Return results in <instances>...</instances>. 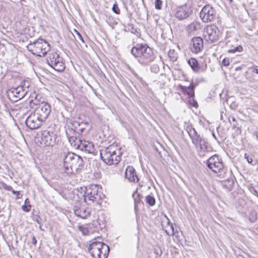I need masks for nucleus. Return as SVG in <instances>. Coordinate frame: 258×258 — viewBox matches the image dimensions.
<instances>
[{
  "label": "nucleus",
  "instance_id": "19",
  "mask_svg": "<svg viewBox=\"0 0 258 258\" xmlns=\"http://www.w3.org/2000/svg\"><path fill=\"white\" fill-rule=\"evenodd\" d=\"M125 176L130 182L138 181V177L135 169L131 166H127L125 172Z\"/></svg>",
  "mask_w": 258,
  "mask_h": 258
},
{
  "label": "nucleus",
  "instance_id": "51",
  "mask_svg": "<svg viewBox=\"0 0 258 258\" xmlns=\"http://www.w3.org/2000/svg\"><path fill=\"white\" fill-rule=\"evenodd\" d=\"M254 192H255V195H257L258 194V192L256 190H254Z\"/></svg>",
  "mask_w": 258,
  "mask_h": 258
},
{
  "label": "nucleus",
  "instance_id": "13",
  "mask_svg": "<svg viewBox=\"0 0 258 258\" xmlns=\"http://www.w3.org/2000/svg\"><path fill=\"white\" fill-rule=\"evenodd\" d=\"M43 121L34 112L31 113L27 117L25 120L27 126L31 130H34L39 127Z\"/></svg>",
  "mask_w": 258,
  "mask_h": 258
},
{
  "label": "nucleus",
  "instance_id": "46",
  "mask_svg": "<svg viewBox=\"0 0 258 258\" xmlns=\"http://www.w3.org/2000/svg\"><path fill=\"white\" fill-rule=\"evenodd\" d=\"M230 182H231V184H230V185L231 186H232V185H233V184H234L233 181H230Z\"/></svg>",
  "mask_w": 258,
  "mask_h": 258
},
{
  "label": "nucleus",
  "instance_id": "2",
  "mask_svg": "<svg viewBox=\"0 0 258 258\" xmlns=\"http://www.w3.org/2000/svg\"><path fill=\"white\" fill-rule=\"evenodd\" d=\"M131 53L138 58L140 63L145 65L149 63L155 58L152 49L146 44L133 47Z\"/></svg>",
  "mask_w": 258,
  "mask_h": 258
},
{
  "label": "nucleus",
  "instance_id": "47",
  "mask_svg": "<svg viewBox=\"0 0 258 258\" xmlns=\"http://www.w3.org/2000/svg\"><path fill=\"white\" fill-rule=\"evenodd\" d=\"M252 219L253 220H251L252 221H254L256 219V216H255L254 217H252Z\"/></svg>",
  "mask_w": 258,
  "mask_h": 258
},
{
  "label": "nucleus",
  "instance_id": "32",
  "mask_svg": "<svg viewBox=\"0 0 258 258\" xmlns=\"http://www.w3.org/2000/svg\"><path fill=\"white\" fill-rule=\"evenodd\" d=\"M210 160H213V161H220L221 159L218 155L215 154L208 158V159L207 160V161H209Z\"/></svg>",
  "mask_w": 258,
  "mask_h": 258
},
{
  "label": "nucleus",
  "instance_id": "28",
  "mask_svg": "<svg viewBox=\"0 0 258 258\" xmlns=\"http://www.w3.org/2000/svg\"><path fill=\"white\" fill-rule=\"evenodd\" d=\"M78 229L84 235H88L89 233L91 232V230L90 229L89 225H79L78 226Z\"/></svg>",
  "mask_w": 258,
  "mask_h": 258
},
{
  "label": "nucleus",
  "instance_id": "12",
  "mask_svg": "<svg viewBox=\"0 0 258 258\" xmlns=\"http://www.w3.org/2000/svg\"><path fill=\"white\" fill-rule=\"evenodd\" d=\"M50 112V106L46 102H42L36 109L34 113L43 121L47 118Z\"/></svg>",
  "mask_w": 258,
  "mask_h": 258
},
{
  "label": "nucleus",
  "instance_id": "39",
  "mask_svg": "<svg viewBox=\"0 0 258 258\" xmlns=\"http://www.w3.org/2000/svg\"><path fill=\"white\" fill-rule=\"evenodd\" d=\"M154 252L159 256H161V255L162 254V250L159 248V249H156L155 248L154 249Z\"/></svg>",
  "mask_w": 258,
  "mask_h": 258
},
{
  "label": "nucleus",
  "instance_id": "6",
  "mask_svg": "<svg viewBox=\"0 0 258 258\" xmlns=\"http://www.w3.org/2000/svg\"><path fill=\"white\" fill-rule=\"evenodd\" d=\"M47 61L51 67L58 72L62 71L65 68L62 58L56 52L50 53L47 56Z\"/></svg>",
  "mask_w": 258,
  "mask_h": 258
},
{
  "label": "nucleus",
  "instance_id": "18",
  "mask_svg": "<svg viewBox=\"0 0 258 258\" xmlns=\"http://www.w3.org/2000/svg\"><path fill=\"white\" fill-rule=\"evenodd\" d=\"M207 167L215 173L224 172L223 162H206Z\"/></svg>",
  "mask_w": 258,
  "mask_h": 258
},
{
  "label": "nucleus",
  "instance_id": "50",
  "mask_svg": "<svg viewBox=\"0 0 258 258\" xmlns=\"http://www.w3.org/2000/svg\"><path fill=\"white\" fill-rule=\"evenodd\" d=\"M36 221L38 224H40V222H39V220H38V219H37L36 220Z\"/></svg>",
  "mask_w": 258,
  "mask_h": 258
},
{
  "label": "nucleus",
  "instance_id": "24",
  "mask_svg": "<svg viewBox=\"0 0 258 258\" xmlns=\"http://www.w3.org/2000/svg\"><path fill=\"white\" fill-rule=\"evenodd\" d=\"M100 156L103 161H113L109 149H106L103 152H101Z\"/></svg>",
  "mask_w": 258,
  "mask_h": 258
},
{
  "label": "nucleus",
  "instance_id": "27",
  "mask_svg": "<svg viewBox=\"0 0 258 258\" xmlns=\"http://www.w3.org/2000/svg\"><path fill=\"white\" fill-rule=\"evenodd\" d=\"M91 232H98L100 229V224L97 221H93L91 224H89Z\"/></svg>",
  "mask_w": 258,
  "mask_h": 258
},
{
  "label": "nucleus",
  "instance_id": "14",
  "mask_svg": "<svg viewBox=\"0 0 258 258\" xmlns=\"http://www.w3.org/2000/svg\"><path fill=\"white\" fill-rule=\"evenodd\" d=\"M65 172L68 174L79 173L83 166V164L81 162L78 164V162H63Z\"/></svg>",
  "mask_w": 258,
  "mask_h": 258
},
{
  "label": "nucleus",
  "instance_id": "37",
  "mask_svg": "<svg viewBox=\"0 0 258 258\" xmlns=\"http://www.w3.org/2000/svg\"><path fill=\"white\" fill-rule=\"evenodd\" d=\"M222 64L224 66H228L229 64V59L227 58H224L222 61Z\"/></svg>",
  "mask_w": 258,
  "mask_h": 258
},
{
  "label": "nucleus",
  "instance_id": "15",
  "mask_svg": "<svg viewBox=\"0 0 258 258\" xmlns=\"http://www.w3.org/2000/svg\"><path fill=\"white\" fill-rule=\"evenodd\" d=\"M189 48L191 51L194 53L201 52L204 48L203 39L200 37L192 38L189 43Z\"/></svg>",
  "mask_w": 258,
  "mask_h": 258
},
{
  "label": "nucleus",
  "instance_id": "1",
  "mask_svg": "<svg viewBox=\"0 0 258 258\" xmlns=\"http://www.w3.org/2000/svg\"><path fill=\"white\" fill-rule=\"evenodd\" d=\"M100 187L97 184H91L85 187H78L74 191L73 200L79 201L80 200L87 204H90L89 202H94L100 199V196L99 195Z\"/></svg>",
  "mask_w": 258,
  "mask_h": 258
},
{
  "label": "nucleus",
  "instance_id": "17",
  "mask_svg": "<svg viewBox=\"0 0 258 258\" xmlns=\"http://www.w3.org/2000/svg\"><path fill=\"white\" fill-rule=\"evenodd\" d=\"M188 63L196 73L204 72L207 68V64L206 62L204 61L199 63L195 58H190L188 60Z\"/></svg>",
  "mask_w": 258,
  "mask_h": 258
},
{
  "label": "nucleus",
  "instance_id": "54",
  "mask_svg": "<svg viewBox=\"0 0 258 258\" xmlns=\"http://www.w3.org/2000/svg\"><path fill=\"white\" fill-rule=\"evenodd\" d=\"M115 161H118V159H115Z\"/></svg>",
  "mask_w": 258,
  "mask_h": 258
},
{
  "label": "nucleus",
  "instance_id": "38",
  "mask_svg": "<svg viewBox=\"0 0 258 258\" xmlns=\"http://www.w3.org/2000/svg\"><path fill=\"white\" fill-rule=\"evenodd\" d=\"M12 192L16 196L17 199H20L21 197H20V193L19 191H16L13 189Z\"/></svg>",
  "mask_w": 258,
  "mask_h": 258
},
{
  "label": "nucleus",
  "instance_id": "33",
  "mask_svg": "<svg viewBox=\"0 0 258 258\" xmlns=\"http://www.w3.org/2000/svg\"><path fill=\"white\" fill-rule=\"evenodd\" d=\"M163 2L161 0H155V7L156 9L161 10L162 8Z\"/></svg>",
  "mask_w": 258,
  "mask_h": 258
},
{
  "label": "nucleus",
  "instance_id": "41",
  "mask_svg": "<svg viewBox=\"0 0 258 258\" xmlns=\"http://www.w3.org/2000/svg\"><path fill=\"white\" fill-rule=\"evenodd\" d=\"M244 157L247 162L252 161V158L250 157V156L249 155H247V154H245Z\"/></svg>",
  "mask_w": 258,
  "mask_h": 258
},
{
  "label": "nucleus",
  "instance_id": "52",
  "mask_svg": "<svg viewBox=\"0 0 258 258\" xmlns=\"http://www.w3.org/2000/svg\"><path fill=\"white\" fill-rule=\"evenodd\" d=\"M256 138H257V139L258 140V132H257V134H256Z\"/></svg>",
  "mask_w": 258,
  "mask_h": 258
},
{
  "label": "nucleus",
  "instance_id": "49",
  "mask_svg": "<svg viewBox=\"0 0 258 258\" xmlns=\"http://www.w3.org/2000/svg\"><path fill=\"white\" fill-rule=\"evenodd\" d=\"M212 135H213V137H214L215 139H216V137L214 133H213V134H212Z\"/></svg>",
  "mask_w": 258,
  "mask_h": 258
},
{
  "label": "nucleus",
  "instance_id": "7",
  "mask_svg": "<svg viewBox=\"0 0 258 258\" xmlns=\"http://www.w3.org/2000/svg\"><path fill=\"white\" fill-rule=\"evenodd\" d=\"M28 86L24 87L20 85L16 88H12L7 92L8 96L13 101L17 102L23 98L28 92Z\"/></svg>",
  "mask_w": 258,
  "mask_h": 258
},
{
  "label": "nucleus",
  "instance_id": "42",
  "mask_svg": "<svg viewBox=\"0 0 258 258\" xmlns=\"http://www.w3.org/2000/svg\"><path fill=\"white\" fill-rule=\"evenodd\" d=\"M37 239H36L35 237L34 236H33L32 238V240H31V243L32 244H33L34 245H35L37 243Z\"/></svg>",
  "mask_w": 258,
  "mask_h": 258
},
{
  "label": "nucleus",
  "instance_id": "30",
  "mask_svg": "<svg viewBox=\"0 0 258 258\" xmlns=\"http://www.w3.org/2000/svg\"><path fill=\"white\" fill-rule=\"evenodd\" d=\"M146 202L150 206H153L155 204V199L151 195H148L146 197Z\"/></svg>",
  "mask_w": 258,
  "mask_h": 258
},
{
  "label": "nucleus",
  "instance_id": "4",
  "mask_svg": "<svg viewBox=\"0 0 258 258\" xmlns=\"http://www.w3.org/2000/svg\"><path fill=\"white\" fill-rule=\"evenodd\" d=\"M187 133L190 137L192 143L195 145L199 155L204 156L205 152L207 150V142L197 134L196 130L191 127L187 128Z\"/></svg>",
  "mask_w": 258,
  "mask_h": 258
},
{
  "label": "nucleus",
  "instance_id": "34",
  "mask_svg": "<svg viewBox=\"0 0 258 258\" xmlns=\"http://www.w3.org/2000/svg\"><path fill=\"white\" fill-rule=\"evenodd\" d=\"M112 10L113 12L116 14H119L120 13V10L116 3L113 5Z\"/></svg>",
  "mask_w": 258,
  "mask_h": 258
},
{
  "label": "nucleus",
  "instance_id": "8",
  "mask_svg": "<svg viewBox=\"0 0 258 258\" xmlns=\"http://www.w3.org/2000/svg\"><path fill=\"white\" fill-rule=\"evenodd\" d=\"M55 137L56 135L53 132L43 131L40 136L35 137V142L45 146H53L55 143Z\"/></svg>",
  "mask_w": 258,
  "mask_h": 258
},
{
  "label": "nucleus",
  "instance_id": "20",
  "mask_svg": "<svg viewBox=\"0 0 258 258\" xmlns=\"http://www.w3.org/2000/svg\"><path fill=\"white\" fill-rule=\"evenodd\" d=\"M93 146L91 143L85 140H80V143L78 145L77 149L81 151H84L88 152H91L93 150Z\"/></svg>",
  "mask_w": 258,
  "mask_h": 258
},
{
  "label": "nucleus",
  "instance_id": "40",
  "mask_svg": "<svg viewBox=\"0 0 258 258\" xmlns=\"http://www.w3.org/2000/svg\"><path fill=\"white\" fill-rule=\"evenodd\" d=\"M5 189L10 191H12L13 190V187L10 185H5Z\"/></svg>",
  "mask_w": 258,
  "mask_h": 258
},
{
  "label": "nucleus",
  "instance_id": "26",
  "mask_svg": "<svg viewBox=\"0 0 258 258\" xmlns=\"http://www.w3.org/2000/svg\"><path fill=\"white\" fill-rule=\"evenodd\" d=\"M200 28V24L198 22L195 21L190 24L187 27V30L190 33L199 30Z\"/></svg>",
  "mask_w": 258,
  "mask_h": 258
},
{
  "label": "nucleus",
  "instance_id": "31",
  "mask_svg": "<svg viewBox=\"0 0 258 258\" xmlns=\"http://www.w3.org/2000/svg\"><path fill=\"white\" fill-rule=\"evenodd\" d=\"M243 50V47L241 45H238L235 47H234V48H232V49H229L228 52L229 53H236V52H240L241 51H242Z\"/></svg>",
  "mask_w": 258,
  "mask_h": 258
},
{
  "label": "nucleus",
  "instance_id": "35",
  "mask_svg": "<svg viewBox=\"0 0 258 258\" xmlns=\"http://www.w3.org/2000/svg\"><path fill=\"white\" fill-rule=\"evenodd\" d=\"M31 205H24L22 206V210L26 212H29L30 211V208H31Z\"/></svg>",
  "mask_w": 258,
  "mask_h": 258
},
{
  "label": "nucleus",
  "instance_id": "21",
  "mask_svg": "<svg viewBox=\"0 0 258 258\" xmlns=\"http://www.w3.org/2000/svg\"><path fill=\"white\" fill-rule=\"evenodd\" d=\"M61 158L63 161H71L72 160L78 161L80 159L82 161L83 160L80 156L76 155L73 152H64L62 154Z\"/></svg>",
  "mask_w": 258,
  "mask_h": 258
},
{
  "label": "nucleus",
  "instance_id": "5",
  "mask_svg": "<svg viewBox=\"0 0 258 258\" xmlns=\"http://www.w3.org/2000/svg\"><path fill=\"white\" fill-rule=\"evenodd\" d=\"M28 49L35 55L44 56L50 49L49 44L42 38H39L28 46Z\"/></svg>",
  "mask_w": 258,
  "mask_h": 258
},
{
  "label": "nucleus",
  "instance_id": "53",
  "mask_svg": "<svg viewBox=\"0 0 258 258\" xmlns=\"http://www.w3.org/2000/svg\"><path fill=\"white\" fill-rule=\"evenodd\" d=\"M118 163H119V162H115V165L118 164Z\"/></svg>",
  "mask_w": 258,
  "mask_h": 258
},
{
  "label": "nucleus",
  "instance_id": "16",
  "mask_svg": "<svg viewBox=\"0 0 258 258\" xmlns=\"http://www.w3.org/2000/svg\"><path fill=\"white\" fill-rule=\"evenodd\" d=\"M191 10L187 5H183L176 8L174 10V14L179 20L187 18L191 14Z\"/></svg>",
  "mask_w": 258,
  "mask_h": 258
},
{
  "label": "nucleus",
  "instance_id": "44",
  "mask_svg": "<svg viewBox=\"0 0 258 258\" xmlns=\"http://www.w3.org/2000/svg\"><path fill=\"white\" fill-rule=\"evenodd\" d=\"M105 163H106L107 165H111L112 164H113V162H105Z\"/></svg>",
  "mask_w": 258,
  "mask_h": 258
},
{
  "label": "nucleus",
  "instance_id": "3",
  "mask_svg": "<svg viewBox=\"0 0 258 258\" xmlns=\"http://www.w3.org/2000/svg\"><path fill=\"white\" fill-rule=\"evenodd\" d=\"M88 250L93 258H107L109 247L104 242L94 241L89 245Z\"/></svg>",
  "mask_w": 258,
  "mask_h": 258
},
{
  "label": "nucleus",
  "instance_id": "48",
  "mask_svg": "<svg viewBox=\"0 0 258 258\" xmlns=\"http://www.w3.org/2000/svg\"><path fill=\"white\" fill-rule=\"evenodd\" d=\"M254 72L256 74H258V69H256L255 70H254Z\"/></svg>",
  "mask_w": 258,
  "mask_h": 258
},
{
  "label": "nucleus",
  "instance_id": "9",
  "mask_svg": "<svg viewBox=\"0 0 258 258\" xmlns=\"http://www.w3.org/2000/svg\"><path fill=\"white\" fill-rule=\"evenodd\" d=\"M220 32L215 25H207L204 30V36L206 40L214 42L218 40Z\"/></svg>",
  "mask_w": 258,
  "mask_h": 258
},
{
  "label": "nucleus",
  "instance_id": "25",
  "mask_svg": "<svg viewBox=\"0 0 258 258\" xmlns=\"http://www.w3.org/2000/svg\"><path fill=\"white\" fill-rule=\"evenodd\" d=\"M68 138L71 145L75 149L78 147V145L80 143V139L75 136H68Z\"/></svg>",
  "mask_w": 258,
  "mask_h": 258
},
{
  "label": "nucleus",
  "instance_id": "22",
  "mask_svg": "<svg viewBox=\"0 0 258 258\" xmlns=\"http://www.w3.org/2000/svg\"><path fill=\"white\" fill-rule=\"evenodd\" d=\"M165 217L166 218V222L167 225V226H165L163 224L164 222H162V228L168 235H173L174 234L173 225L172 223L170 222L169 219L166 215Z\"/></svg>",
  "mask_w": 258,
  "mask_h": 258
},
{
  "label": "nucleus",
  "instance_id": "36",
  "mask_svg": "<svg viewBox=\"0 0 258 258\" xmlns=\"http://www.w3.org/2000/svg\"><path fill=\"white\" fill-rule=\"evenodd\" d=\"M74 31L76 33L77 37H78V38L81 40L82 42H84V40L83 39V37L82 36V35H81V34L77 31L76 30V29L74 30Z\"/></svg>",
  "mask_w": 258,
  "mask_h": 258
},
{
  "label": "nucleus",
  "instance_id": "23",
  "mask_svg": "<svg viewBox=\"0 0 258 258\" xmlns=\"http://www.w3.org/2000/svg\"><path fill=\"white\" fill-rule=\"evenodd\" d=\"M195 86L191 84L188 87L180 85V89L182 92L186 94L189 97H193L195 95L194 88Z\"/></svg>",
  "mask_w": 258,
  "mask_h": 258
},
{
  "label": "nucleus",
  "instance_id": "10",
  "mask_svg": "<svg viewBox=\"0 0 258 258\" xmlns=\"http://www.w3.org/2000/svg\"><path fill=\"white\" fill-rule=\"evenodd\" d=\"M200 18L204 23L212 22L216 18V12L210 5L205 6L200 13Z\"/></svg>",
  "mask_w": 258,
  "mask_h": 258
},
{
  "label": "nucleus",
  "instance_id": "43",
  "mask_svg": "<svg viewBox=\"0 0 258 258\" xmlns=\"http://www.w3.org/2000/svg\"><path fill=\"white\" fill-rule=\"evenodd\" d=\"M28 204H30V201L29 200V199L27 198L25 200V204L24 205H28Z\"/></svg>",
  "mask_w": 258,
  "mask_h": 258
},
{
  "label": "nucleus",
  "instance_id": "29",
  "mask_svg": "<svg viewBox=\"0 0 258 258\" xmlns=\"http://www.w3.org/2000/svg\"><path fill=\"white\" fill-rule=\"evenodd\" d=\"M168 56L171 61H174L176 60L178 55L174 50L170 49L168 52Z\"/></svg>",
  "mask_w": 258,
  "mask_h": 258
},
{
  "label": "nucleus",
  "instance_id": "11",
  "mask_svg": "<svg viewBox=\"0 0 258 258\" xmlns=\"http://www.w3.org/2000/svg\"><path fill=\"white\" fill-rule=\"evenodd\" d=\"M77 203L74 206L73 210L75 215L82 219H85L90 215V210L84 204H81L82 201L76 200ZM83 202V201H82Z\"/></svg>",
  "mask_w": 258,
  "mask_h": 258
},
{
  "label": "nucleus",
  "instance_id": "45",
  "mask_svg": "<svg viewBox=\"0 0 258 258\" xmlns=\"http://www.w3.org/2000/svg\"><path fill=\"white\" fill-rule=\"evenodd\" d=\"M193 106L196 107L198 106V103L196 102H195V101H194V104H193Z\"/></svg>",
  "mask_w": 258,
  "mask_h": 258
}]
</instances>
